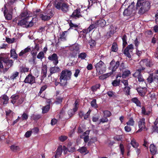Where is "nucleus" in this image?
<instances>
[{"mask_svg":"<svg viewBox=\"0 0 158 158\" xmlns=\"http://www.w3.org/2000/svg\"><path fill=\"white\" fill-rule=\"evenodd\" d=\"M150 151L152 155L156 154L157 150L156 147L153 144H151L150 147Z\"/></svg>","mask_w":158,"mask_h":158,"instance_id":"a878e982","label":"nucleus"},{"mask_svg":"<svg viewBox=\"0 0 158 158\" xmlns=\"http://www.w3.org/2000/svg\"><path fill=\"white\" fill-rule=\"evenodd\" d=\"M100 86V84H98L93 86L91 88L92 90L94 92L96 91L99 88Z\"/></svg>","mask_w":158,"mask_h":158,"instance_id":"09e8293b","label":"nucleus"},{"mask_svg":"<svg viewBox=\"0 0 158 158\" xmlns=\"http://www.w3.org/2000/svg\"><path fill=\"white\" fill-rule=\"evenodd\" d=\"M67 32L66 31H64L60 35V39L61 41H64L66 40V35L65 33Z\"/></svg>","mask_w":158,"mask_h":158,"instance_id":"2f4dec72","label":"nucleus"},{"mask_svg":"<svg viewBox=\"0 0 158 158\" xmlns=\"http://www.w3.org/2000/svg\"><path fill=\"white\" fill-rule=\"evenodd\" d=\"M10 56L15 60H17V59L18 56L16 53L15 50V49H12L10 50Z\"/></svg>","mask_w":158,"mask_h":158,"instance_id":"393cba45","label":"nucleus"},{"mask_svg":"<svg viewBox=\"0 0 158 158\" xmlns=\"http://www.w3.org/2000/svg\"><path fill=\"white\" fill-rule=\"evenodd\" d=\"M80 9V8L77 9L75 10L73 12L72 14L70 15L71 18L76 19L79 18L82 16L81 15Z\"/></svg>","mask_w":158,"mask_h":158,"instance_id":"2eb2a0df","label":"nucleus"},{"mask_svg":"<svg viewBox=\"0 0 158 158\" xmlns=\"http://www.w3.org/2000/svg\"><path fill=\"white\" fill-rule=\"evenodd\" d=\"M67 139V137L66 136L62 135L59 137V140L62 142H63Z\"/></svg>","mask_w":158,"mask_h":158,"instance_id":"13d9d810","label":"nucleus"},{"mask_svg":"<svg viewBox=\"0 0 158 158\" xmlns=\"http://www.w3.org/2000/svg\"><path fill=\"white\" fill-rule=\"evenodd\" d=\"M124 129L125 131L127 132H130L131 130V128L130 127L127 126H126L125 127Z\"/></svg>","mask_w":158,"mask_h":158,"instance_id":"0e129e2a","label":"nucleus"},{"mask_svg":"<svg viewBox=\"0 0 158 158\" xmlns=\"http://www.w3.org/2000/svg\"><path fill=\"white\" fill-rule=\"evenodd\" d=\"M12 100L11 102L13 104L17 102L18 104H20L22 103L24 100L23 98L20 97L17 94L12 95L11 97Z\"/></svg>","mask_w":158,"mask_h":158,"instance_id":"423d86ee","label":"nucleus"},{"mask_svg":"<svg viewBox=\"0 0 158 158\" xmlns=\"http://www.w3.org/2000/svg\"><path fill=\"white\" fill-rule=\"evenodd\" d=\"M138 123L139 129L137 131V133L141 131L144 129H146L144 118H143L140 119L138 122Z\"/></svg>","mask_w":158,"mask_h":158,"instance_id":"9d476101","label":"nucleus"},{"mask_svg":"<svg viewBox=\"0 0 158 158\" xmlns=\"http://www.w3.org/2000/svg\"><path fill=\"white\" fill-rule=\"evenodd\" d=\"M131 101L135 104L138 106L141 107V102L136 98H134L132 99Z\"/></svg>","mask_w":158,"mask_h":158,"instance_id":"7c9ffc66","label":"nucleus"},{"mask_svg":"<svg viewBox=\"0 0 158 158\" xmlns=\"http://www.w3.org/2000/svg\"><path fill=\"white\" fill-rule=\"evenodd\" d=\"M19 74V72H15L13 73L10 76V79L11 80H14L15 78L17 77Z\"/></svg>","mask_w":158,"mask_h":158,"instance_id":"58836bf2","label":"nucleus"},{"mask_svg":"<svg viewBox=\"0 0 158 158\" xmlns=\"http://www.w3.org/2000/svg\"><path fill=\"white\" fill-rule=\"evenodd\" d=\"M148 82L149 83H151L152 82L155 81H158V76L155 75L153 76L152 75H150L147 78Z\"/></svg>","mask_w":158,"mask_h":158,"instance_id":"6ab92c4d","label":"nucleus"},{"mask_svg":"<svg viewBox=\"0 0 158 158\" xmlns=\"http://www.w3.org/2000/svg\"><path fill=\"white\" fill-rule=\"evenodd\" d=\"M72 72L68 70H64L62 71L60 77V84L62 86H65L67 85V81L71 78Z\"/></svg>","mask_w":158,"mask_h":158,"instance_id":"f03ea898","label":"nucleus"},{"mask_svg":"<svg viewBox=\"0 0 158 158\" xmlns=\"http://www.w3.org/2000/svg\"><path fill=\"white\" fill-rule=\"evenodd\" d=\"M87 69L88 70H91L93 68V66L92 64H88L86 67Z\"/></svg>","mask_w":158,"mask_h":158,"instance_id":"69168bd1","label":"nucleus"},{"mask_svg":"<svg viewBox=\"0 0 158 158\" xmlns=\"http://www.w3.org/2000/svg\"><path fill=\"white\" fill-rule=\"evenodd\" d=\"M62 99V98L57 97L56 98V100L55 102V103L57 104H60L61 102Z\"/></svg>","mask_w":158,"mask_h":158,"instance_id":"4d7b16f0","label":"nucleus"},{"mask_svg":"<svg viewBox=\"0 0 158 158\" xmlns=\"http://www.w3.org/2000/svg\"><path fill=\"white\" fill-rule=\"evenodd\" d=\"M28 118V115L24 113L21 116V120H27Z\"/></svg>","mask_w":158,"mask_h":158,"instance_id":"3c124183","label":"nucleus"},{"mask_svg":"<svg viewBox=\"0 0 158 158\" xmlns=\"http://www.w3.org/2000/svg\"><path fill=\"white\" fill-rule=\"evenodd\" d=\"M91 106L95 108H97L98 107V106L96 103V100L95 99H94L91 101Z\"/></svg>","mask_w":158,"mask_h":158,"instance_id":"37998d69","label":"nucleus"},{"mask_svg":"<svg viewBox=\"0 0 158 158\" xmlns=\"http://www.w3.org/2000/svg\"><path fill=\"white\" fill-rule=\"evenodd\" d=\"M104 116L106 117H109L111 115L110 112L108 110H106L103 111Z\"/></svg>","mask_w":158,"mask_h":158,"instance_id":"5fc2aeb1","label":"nucleus"},{"mask_svg":"<svg viewBox=\"0 0 158 158\" xmlns=\"http://www.w3.org/2000/svg\"><path fill=\"white\" fill-rule=\"evenodd\" d=\"M120 63L119 61H117L115 62L114 60H112L110 63V66L109 69L110 70H112V73L115 71L116 69L119 66Z\"/></svg>","mask_w":158,"mask_h":158,"instance_id":"9b49d317","label":"nucleus"},{"mask_svg":"<svg viewBox=\"0 0 158 158\" xmlns=\"http://www.w3.org/2000/svg\"><path fill=\"white\" fill-rule=\"evenodd\" d=\"M37 52V51L33 47H32V50L31 51V54L33 56H35L36 55Z\"/></svg>","mask_w":158,"mask_h":158,"instance_id":"864d4df0","label":"nucleus"},{"mask_svg":"<svg viewBox=\"0 0 158 158\" xmlns=\"http://www.w3.org/2000/svg\"><path fill=\"white\" fill-rule=\"evenodd\" d=\"M4 14L5 18L7 20H10L12 19V15L11 14H6V10H4Z\"/></svg>","mask_w":158,"mask_h":158,"instance_id":"c9c22d12","label":"nucleus"},{"mask_svg":"<svg viewBox=\"0 0 158 158\" xmlns=\"http://www.w3.org/2000/svg\"><path fill=\"white\" fill-rule=\"evenodd\" d=\"M130 88L129 86H125L124 89V91L127 95L129 94Z\"/></svg>","mask_w":158,"mask_h":158,"instance_id":"8fccbe9b","label":"nucleus"},{"mask_svg":"<svg viewBox=\"0 0 158 158\" xmlns=\"http://www.w3.org/2000/svg\"><path fill=\"white\" fill-rule=\"evenodd\" d=\"M130 73L131 72L129 70L125 71L123 72L122 76L123 77H124V76H128L130 74Z\"/></svg>","mask_w":158,"mask_h":158,"instance_id":"603ef678","label":"nucleus"},{"mask_svg":"<svg viewBox=\"0 0 158 158\" xmlns=\"http://www.w3.org/2000/svg\"><path fill=\"white\" fill-rule=\"evenodd\" d=\"M0 60L2 61L6 67L10 68L13 65V60L10 59L8 57H0Z\"/></svg>","mask_w":158,"mask_h":158,"instance_id":"39448f33","label":"nucleus"},{"mask_svg":"<svg viewBox=\"0 0 158 158\" xmlns=\"http://www.w3.org/2000/svg\"><path fill=\"white\" fill-rule=\"evenodd\" d=\"M120 83V79L115 80L112 83V84L114 86H118Z\"/></svg>","mask_w":158,"mask_h":158,"instance_id":"4c0bfd02","label":"nucleus"},{"mask_svg":"<svg viewBox=\"0 0 158 158\" xmlns=\"http://www.w3.org/2000/svg\"><path fill=\"white\" fill-rule=\"evenodd\" d=\"M40 46V44H37L35 45V47L33 48L38 51L39 50V48Z\"/></svg>","mask_w":158,"mask_h":158,"instance_id":"774afa93","label":"nucleus"},{"mask_svg":"<svg viewBox=\"0 0 158 158\" xmlns=\"http://www.w3.org/2000/svg\"><path fill=\"white\" fill-rule=\"evenodd\" d=\"M87 56L86 53L85 52H82L78 55V58H80L81 60H84Z\"/></svg>","mask_w":158,"mask_h":158,"instance_id":"79ce46f5","label":"nucleus"},{"mask_svg":"<svg viewBox=\"0 0 158 158\" xmlns=\"http://www.w3.org/2000/svg\"><path fill=\"white\" fill-rule=\"evenodd\" d=\"M118 50L117 45L116 43H114L112 45L111 50L114 52H116Z\"/></svg>","mask_w":158,"mask_h":158,"instance_id":"e433bc0d","label":"nucleus"},{"mask_svg":"<svg viewBox=\"0 0 158 158\" xmlns=\"http://www.w3.org/2000/svg\"><path fill=\"white\" fill-rule=\"evenodd\" d=\"M44 56V53L43 52H40L37 56V58L39 59L42 60Z\"/></svg>","mask_w":158,"mask_h":158,"instance_id":"de8ad7c7","label":"nucleus"},{"mask_svg":"<svg viewBox=\"0 0 158 158\" xmlns=\"http://www.w3.org/2000/svg\"><path fill=\"white\" fill-rule=\"evenodd\" d=\"M137 8H140L138 13L142 15L148 12L150 9L151 4L148 1L145 2L144 0H138L136 4Z\"/></svg>","mask_w":158,"mask_h":158,"instance_id":"f257e3e1","label":"nucleus"},{"mask_svg":"<svg viewBox=\"0 0 158 158\" xmlns=\"http://www.w3.org/2000/svg\"><path fill=\"white\" fill-rule=\"evenodd\" d=\"M97 73L98 75L102 74L106 72V68L105 64L100 60L95 65Z\"/></svg>","mask_w":158,"mask_h":158,"instance_id":"7ed1b4c3","label":"nucleus"},{"mask_svg":"<svg viewBox=\"0 0 158 158\" xmlns=\"http://www.w3.org/2000/svg\"><path fill=\"white\" fill-rule=\"evenodd\" d=\"M60 10L66 13L69 10V6L66 3H62Z\"/></svg>","mask_w":158,"mask_h":158,"instance_id":"5701e85b","label":"nucleus"},{"mask_svg":"<svg viewBox=\"0 0 158 158\" xmlns=\"http://www.w3.org/2000/svg\"><path fill=\"white\" fill-rule=\"evenodd\" d=\"M81 138L83 139L85 143L87 142L89 140V137L88 135H85L84 137L82 136H81Z\"/></svg>","mask_w":158,"mask_h":158,"instance_id":"bf43d9fd","label":"nucleus"},{"mask_svg":"<svg viewBox=\"0 0 158 158\" xmlns=\"http://www.w3.org/2000/svg\"><path fill=\"white\" fill-rule=\"evenodd\" d=\"M131 14V11L128 9L125 10L123 13L124 15L126 16H130Z\"/></svg>","mask_w":158,"mask_h":158,"instance_id":"c03bdc74","label":"nucleus"},{"mask_svg":"<svg viewBox=\"0 0 158 158\" xmlns=\"http://www.w3.org/2000/svg\"><path fill=\"white\" fill-rule=\"evenodd\" d=\"M22 18H23L24 19H29L30 16L28 12L27 11L22 12L20 15Z\"/></svg>","mask_w":158,"mask_h":158,"instance_id":"c85d7f7f","label":"nucleus"},{"mask_svg":"<svg viewBox=\"0 0 158 158\" xmlns=\"http://www.w3.org/2000/svg\"><path fill=\"white\" fill-rule=\"evenodd\" d=\"M74 107L73 109L70 110H69L68 113L69 115H72V114H73L75 112H76L78 108V102L77 100H76L74 104Z\"/></svg>","mask_w":158,"mask_h":158,"instance_id":"f3484780","label":"nucleus"},{"mask_svg":"<svg viewBox=\"0 0 158 158\" xmlns=\"http://www.w3.org/2000/svg\"><path fill=\"white\" fill-rule=\"evenodd\" d=\"M91 112V110H89L86 114H84V119H86L88 118Z\"/></svg>","mask_w":158,"mask_h":158,"instance_id":"052dcab7","label":"nucleus"},{"mask_svg":"<svg viewBox=\"0 0 158 158\" xmlns=\"http://www.w3.org/2000/svg\"><path fill=\"white\" fill-rule=\"evenodd\" d=\"M31 51V48L29 46L27 47V48L24 49L22 50L19 53V56H22L24 54L26 53L30 52Z\"/></svg>","mask_w":158,"mask_h":158,"instance_id":"bb28decb","label":"nucleus"},{"mask_svg":"<svg viewBox=\"0 0 158 158\" xmlns=\"http://www.w3.org/2000/svg\"><path fill=\"white\" fill-rule=\"evenodd\" d=\"M70 49L71 52L70 54V56L71 57H75L76 56L79 52V47L78 45L75 44L71 46Z\"/></svg>","mask_w":158,"mask_h":158,"instance_id":"6e6552de","label":"nucleus"},{"mask_svg":"<svg viewBox=\"0 0 158 158\" xmlns=\"http://www.w3.org/2000/svg\"><path fill=\"white\" fill-rule=\"evenodd\" d=\"M131 144L134 148H137L139 146V143L136 142L134 138L131 139Z\"/></svg>","mask_w":158,"mask_h":158,"instance_id":"c756f323","label":"nucleus"},{"mask_svg":"<svg viewBox=\"0 0 158 158\" xmlns=\"http://www.w3.org/2000/svg\"><path fill=\"white\" fill-rule=\"evenodd\" d=\"M137 90L139 94L141 96H143L145 94V92L143 88L140 87L137 88Z\"/></svg>","mask_w":158,"mask_h":158,"instance_id":"72a5a7b5","label":"nucleus"},{"mask_svg":"<svg viewBox=\"0 0 158 158\" xmlns=\"http://www.w3.org/2000/svg\"><path fill=\"white\" fill-rule=\"evenodd\" d=\"M53 15V12L52 10H49L48 11L45 13L41 14L40 17L42 20L46 21L49 20Z\"/></svg>","mask_w":158,"mask_h":158,"instance_id":"1a4fd4ad","label":"nucleus"},{"mask_svg":"<svg viewBox=\"0 0 158 158\" xmlns=\"http://www.w3.org/2000/svg\"><path fill=\"white\" fill-rule=\"evenodd\" d=\"M89 44L90 46V48H93L95 45L96 43L94 40H91L89 41Z\"/></svg>","mask_w":158,"mask_h":158,"instance_id":"49530a36","label":"nucleus"},{"mask_svg":"<svg viewBox=\"0 0 158 158\" xmlns=\"http://www.w3.org/2000/svg\"><path fill=\"white\" fill-rule=\"evenodd\" d=\"M47 85H44L42 86L40 89L39 93L41 94L43 91L45 90L47 88Z\"/></svg>","mask_w":158,"mask_h":158,"instance_id":"e2e57ef3","label":"nucleus"},{"mask_svg":"<svg viewBox=\"0 0 158 158\" xmlns=\"http://www.w3.org/2000/svg\"><path fill=\"white\" fill-rule=\"evenodd\" d=\"M144 68L142 67L136 70L135 72L133 74V76L135 77H137L139 81L143 82L144 81L142 76L140 74L142 71L143 70Z\"/></svg>","mask_w":158,"mask_h":158,"instance_id":"0eeeda50","label":"nucleus"},{"mask_svg":"<svg viewBox=\"0 0 158 158\" xmlns=\"http://www.w3.org/2000/svg\"><path fill=\"white\" fill-rule=\"evenodd\" d=\"M15 40V39L14 38H12V39H10L9 38H6V41L10 44L14 42Z\"/></svg>","mask_w":158,"mask_h":158,"instance_id":"6e6d98bb","label":"nucleus"},{"mask_svg":"<svg viewBox=\"0 0 158 158\" xmlns=\"http://www.w3.org/2000/svg\"><path fill=\"white\" fill-rule=\"evenodd\" d=\"M49 105H47L44 106L42 109V113H45L47 112L49 110Z\"/></svg>","mask_w":158,"mask_h":158,"instance_id":"ea45409f","label":"nucleus"},{"mask_svg":"<svg viewBox=\"0 0 158 158\" xmlns=\"http://www.w3.org/2000/svg\"><path fill=\"white\" fill-rule=\"evenodd\" d=\"M97 26L95 22H94L88 28V30H89L90 31L94 29V28H97Z\"/></svg>","mask_w":158,"mask_h":158,"instance_id":"a18cd8bd","label":"nucleus"},{"mask_svg":"<svg viewBox=\"0 0 158 158\" xmlns=\"http://www.w3.org/2000/svg\"><path fill=\"white\" fill-rule=\"evenodd\" d=\"M9 98L7 95L4 94L0 97V102L2 103L3 105H6L8 102Z\"/></svg>","mask_w":158,"mask_h":158,"instance_id":"aec40b11","label":"nucleus"},{"mask_svg":"<svg viewBox=\"0 0 158 158\" xmlns=\"http://www.w3.org/2000/svg\"><path fill=\"white\" fill-rule=\"evenodd\" d=\"M62 147L61 145L58 148L56 154L55 155V158H58L61 155L62 152Z\"/></svg>","mask_w":158,"mask_h":158,"instance_id":"b1692460","label":"nucleus"},{"mask_svg":"<svg viewBox=\"0 0 158 158\" xmlns=\"http://www.w3.org/2000/svg\"><path fill=\"white\" fill-rule=\"evenodd\" d=\"M28 19H23L18 22V25L26 27H31L33 26L34 22L32 20L29 21Z\"/></svg>","mask_w":158,"mask_h":158,"instance_id":"20e7f679","label":"nucleus"},{"mask_svg":"<svg viewBox=\"0 0 158 158\" xmlns=\"http://www.w3.org/2000/svg\"><path fill=\"white\" fill-rule=\"evenodd\" d=\"M97 27H104L106 26V22L103 18H101L95 22Z\"/></svg>","mask_w":158,"mask_h":158,"instance_id":"dca6fc26","label":"nucleus"},{"mask_svg":"<svg viewBox=\"0 0 158 158\" xmlns=\"http://www.w3.org/2000/svg\"><path fill=\"white\" fill-rule=\"evenodd\" d=\"M135 122L133 119L131 118H130L129 120L127 122L126 124L128 126H133L135 124Z\"/></svg>","mask_w":158,"mask_h":158,"instance_id":"f704fd0d","label":"nucleus"},{"mask_svg":"<svg viewBox=\"0 0 158 158\" xmlns=\"http://www.w3.org/2000/svg\"><path fill=\"white\" fill-rule=\"evenodd\" d=\"M47 71V67L46 65H44L41 68V78L44 79L46 77Z\"/></svg>","mask_w":158,"mask_h":158,"instance_id":"a211bd4d","label":"nucleus"},{"mask_svg":"<svg viewBox=\"0 0 158 158\" xmlns=\"http://www.w3.org/2000/svg\"><path fill=\"white\" fill-rule=\"evenodd\" d=\"M49 70L50 73V76H51L53 73L59 72L60 70V69L59 67L55 65L54 67H50ZM49 76V75L48 76V77Z\"/></svg>","mask_w":158,"mask_h":158,"instance_id":"412c9836","label":"nucleus"},{"mask_svg":"<svg viewBox=\"0 0 158 158\" xmlns=\"http://www.w3.org/2000/svg\"><path fill=\"white\" fill-rule=\"evenodd\" d=\"M49 60L53 62L54 65H56L58 63V57L56 53H53L48 57Z\"/></svg>","mask_w":158,"mask_h":158,"instance_id":"4468645a","label":"nucleus"},{"mask_svg":"<svg viewBox=\"0 0 158 158\" xmlns=\"http://www.w3.org/2000/svg\"><path fill=\"white\" fill-rule=\"evenodd\" d=\"M78 150L81 154L84 155L86 154L89 153L88 151L87 150L86 148L85 147L81 148Z\"/></svg>","mask_w":158,"mask_h":158,"instance_id":"cd10ccee","label":"nucleus"},{"mask_svg":"<svg viewBox=\"0 0 158 158\" xmlns=\"http://www.w3.org/2000/svg\"><path fill=\"white\" fill-rule=\"evenodd\" d=\"M62 0H55L54 6L58 10H60L62 4Z\"/></svg>","mask_w":158,"mask_h":158,"instance_id":"4be33fe9","label":"nucleus"},{"mask_svg":"<svg viewBox=\"0 0 158 158\" xmlns=\"http://www.w3.org/2000/svg\"><path fill=\"white\" fill-rule=\"evenodd\" d=\"M25 83L32 85L35 82V78L31 74H29L25 78L24 81Z\"/></svg>","mask_w":158,"mask_h":158,"instance_id":"ddd939ff","label":"nucleus"},{"mask_svg":"<svg viewBox=\"0 0 158 158\" xmlns=\"http://www.w3.org/2000/svg\"><path fill=\"white\" fill-rule=\"evenodd\" d=\"M10 148L12 151H16L19 150V146L15 145H13L10 146Z\"/></svg>","mask_w":158,"mask_h":158,"instance_id":"a19ab883","label":"nucleus"},{"mask_svg":"<svg viewBox=\"0 0 158 158\" xmlns=\"http://www.w3.org/2000/svg\"><path fill=\"white\" fill-rule=\"evenodd\" d=\"M133 49V45L132 44L128 45L124 50V54L128 58H131L130 53L132 52Z\"/></svg>","mask_w":158,"mask_h":158,"instance_id":"f8f14e48","label":"nucleus"},{"mask_svg":"<svg viewBox=\"0 0 158 158\" xmlns=\"http://www.w3.org/2000/svg\"><path fill=\"white\" fill-rule=\"evenodd\" d=\"M119 147L120 149L121 154L123 155L124 152V146L123 144H120L119 145Z\"/></svg>","mask_w":158,"mask_h":158,"instance_id":"680f3d73","label":"nucleus"},{"mask_svg":"<svg viewBox=\"0 0 158 158\" xmlns=\"http://www.w3.org/2000/svg\"><path fill=\"white\" fill-rule=\"evenodd\" d=\"M119 69L121 71L123 72V70L124 69V64L123 63H122L120 64L119 66Z\"/></svg>","mask_w":158,"mask_h":158,"instance_id":"338daca9","label":"nucleus"},{"mask_svg":"<svg viewBox=\"0 0 158 158\" xmlns=\"http://www.w3.org/2000/svg\"><path fill=\"white\" fill-rule=\"evenodd\" d=\"M142 111L141 113L142 114L145 115H148L151 113L150 111H147L146 110L145 108L143 106L141 108Z\"/></svg>","mask_w":158,"mask_h":158,"instance_id":"473e14b6","label":"nucleus"}]
</instances>
